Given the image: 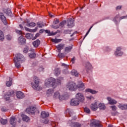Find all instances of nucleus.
Instances as JSON below:
<instances>
[{
	"label": "nucleus",
	"mask_w": 127,
	"mask_h": 127,
	"mask_svg": "<svg viewBox=\"0 0 127 127\" xmlns=\"http://www.w3.org/2000/svg\"><path fill=\"white\" fill-rule=\"evenodd\" d=\"M64 80L63 77H60L58 79L55 80V78H50L45 80V85L46 87H52L54 88H56L58 84H61V82Z\"/></svg>",
	"instance_id": "1"
},
{
	"label": "nucleus",
	"mask_w": 127,
	"mask_h": 127,
	"mask_svg": "<svg viewBox=\"0 0 127 127\" xmlns=\"http://www.w3.org/2000/svg\"><path fill=\"white\" fill-rule=\"evenodd\" d=\"M24 61H25L24 57L20 54H17L15 55V57L14 58V62L16 68H17V69L20 68V63H22V62H24Z\"/></svg>",
	"instance_id": "2"
},
{
	"label": "nucleus",
	"mask_w": 127,
	"mask_h": 127,
	"mask_svg": "<svg viewBox=\"0 0 127 127\" xmlns=\"http://www.w3.org/2000/svg\"><path fill=\"white\" fill-rule=\"evenodd\" d=\"M32 87L34 90H36L37 91L42 90V87L39 85V79L38 78L36 77L34 79V83H32Z\"/></svg>",
	"instance_id": "3"
},
{
	"label": "nucleus",
	"mask_w": 127,
	"mask_h": 127,
	"mask_svg": "<svg viewBox=\"0 0 127 127\" xmlns=\"http://www.w3.org/2000/svg\"><path fill=\"white\" fill-rule=\"evenodd\" d=\"M66 87L67 89L71 91H75L77 89V85L75 82L72 81L68 82Z\"/></svg>",
	"instance_id": "4"
},
{
	"label": "nucleus",
	"mask_w": 127,
	"mask_h": 127,
	"mask_svg": "<svg viewBox=\"0 0 127 127\" xmlns=\"http://www.w3.org/2000/svg\"><path fill=\"white\" fill-rule=\"evenodd\" d=\"M53 98L55 99V100H56V99H59L60 101H62L63 100H66V99H67V98H66V96H60V93H59L58 91L54 93Z\"/></svg>",
	"instance_id": "5"
},
{
	"label": "nucleus",
	"mask_w": 127,
	"mask_h": 127,
	"mask_svg": "<svg viewBox=\"0 0 127 127\" xmlns=\"http://www.w3.org/2000/svg\"><path fill=\"white\" fill-rule=\"evenodd\" d=\"M101 126H102V124H101V122L94 119L91 120V122L90 125L91 127H101Z\"/></svg>",
	"instance_id": "6"
},
{
	"label": "nucleus",
	"mask_w": 127,
	"mask_h": 127,
	"mask_svg": "<svg viewBox=\"0 0 127 127\" xmlns=\"http://www.w3.org/2000/svg\"><path fill=\"white\" fill-rule=\"evenodd\" d=\"M75 98L78 101V102H83L85 101V97L84 95L81 93H77L75 96Z\"/></svg>",
	"instance_id": "7"
},
{
	"label": "nucleus",
	"mask_w": 127,
	"mask_h": 127,
	"mask_svg": "<svg viewBox=\"0 0 127 127\" xmlns=\"http://www.w3.org/2000/svg\"><path fill=\"white\" fill-rule=\"evenodd\" d=\"M14 94V92L12 90H10L8 92H7L6 94H5L4 96V99L6 101H8L10 98V96H12Z\"/></svg>",
	"instance_id": "8"
},
{
	"label": "nucleus",
	"mask_w": 127,
	"mask_h": 127,
	"mask_svg": "<svg viewBox=\"0 0 127 127\" xmlns=\"http://www.w3.org/2000/svg\"><path fill=\"white\" fill-rule=\"evenodd\" d=\"M35 111H36V108L35 107L28 108L26 110V112L28 113V114H35Z\"/></svg>",
	"instance_id": "9"
},
{
	"label": "nucleus",
	"mask_w": 127,
	"mask_h": 127,
	"mask_svg": "<svg viewBox=\"0 0 127 127\" xmlns=\"http://www.w3.org/2000/svg\"><path fill=\"white\" fill-rule=\"evenodd\" d=\"M74 19L73 18H70L69 19L67 20V26L71 28V27H73L74 26Z\"/></svg>",
	"instance_id": "10"
},
{
	"label": "nucleus",
	"mask_w": 127,
	"mask_h": 127,
	"mask_svg": "<svg viewBox=\"0 0 127 127\" xmlns=\"http://www.w3.org/2000/svg\"><path fill=\"white\" fill-rule=\"evenodd\" d=\"M80 102L77 100V99H76V98L71 99L70 102L71 106H78Z\"/></svg>",
	"instance_id": "11"
},
{
	"label": "nucleus",
	"mask_w": 127,
	"mask_h": 127,
	"mask_svg": "<svg viewBox=\"0 0 127 127\" xmlns=\"http://www.w3.org/2000/svg\"><path fill=\"white\" fill-rule=\"evenodd\" d=\"M66 24V20L63 21L61 22L59 26H57L56 25H53L52 27L53 28H55V29H57L59 28V27L61 26V27H63L64 26V25Z\"/></svg>",
	"instance_id": "12"
},
{
	"label": "nucleus",
	"mask_w": 127,
	"mask_h": 127,
	"mask_svg": "<svg viewBox=\"0 0 127 127\" xmlns=\"http://www.w3.org/2000/svg\"><path fill=\"white\" fill-rule=\"evenodd\" d=\"M122 50V48L118 47L117 48L116 51L115 53L116 56H121L123 55V52H121Z\"/></svg>",
	"instance_id": "13"
},
{
	"label": "nucleus",
	"mask_w": 127,
	"mask_h": 127,
	"mask_svg": "<svg viewBox=\"0 0 127 127\" xmlns=\"http://www.w3.org/2000/svg\"><path fill=\"white\" fill-rule=\"evenodd\" d=\"M49 117V114L48 112H46L45 111H43L41 113V118L42 119H46V118H48Z\"/></svg>",
	"instance_id": "14"
},
{
	"label": "nucleus",
	"mask_w": 127,
	"mask_h": 127,
	"mask_svg": "<svg viewBox=\"0 0 127 127\" xmlns=\"http://www.w3.org/2000/svg\"><path fill=\"white\" fill-rule=\"evenodd\" d=\"M107 100L110 105H116V104H117V101L115 99H112L111 97H107Z\"/></svg>",
	"instance_id": "15"
},
{
	"label": "nucleus",
	"mask_w": 127,
	"mask_h": 127,
	"mask_svg": "<svg viewBox=\"0 0 127 127\" xmlns=\"http://www.w3.org/2000/svg\"><path fill=\"white\" fill-rule=\"evenodd\" d=\"M25 22L26 23H27L26 25L28 27H34V26H35V25H36V24L35 23H34V22L29 23V21H28V20H25Z\"/></svg>",
	"instance_id": "16"
},
{
	"label": "nucleus",
	"mask_w": 127,
	"mask_h": 127,
	"mask_svg": "<svg viewBox=\"0 0 127 127\" xmlns=\"http://www.w3.org/2000/svg\"><path fill=\"white\" fill-rule=\"evenodd\" d=\"M90 109L92 111H97V110H98V104L97 102L92 104L90 106Z\"/></svg>",
	"instance_id": "17"
},
{
	"label": "nucleus",
	"mask_w": 127,
	"mask_h": 127,
	"mask_svg": "<svg viewBox=\"0 0 127 127\" xmlns=\"http://www.w3.org/2000/svg\"><path fill=\"white\" fill-rule=\"evenodd\" d=\"M77 86L80 91H83L85 89V85L83 82H80Z\"/></svg>",
	"instance_id": "18"
},
{
	"label": "nucleus",
	"mask_w": 127,
	"mask_h": 127,
	"mask_svg": "<svg viewBox=\"0 0 127 127\" xmlns=\"http://www.w3.org/2000/svg\"><path fill=\"white\" fill-rule=\"evenodd\" d=\"M16 95L17 98H18V99H22V98H23V97H24L23 93L22 92H21V91L16 92Z\"/></svg>",
	"instance_id": "19"
},
{
	"label": "nucleus",
	"mask_w": 127,
	"mask_h": 127,
	"mask_svg": "<svg viewBox=\"0 0 127 127\" xmlns=\"http://www.w3.org/2000/svg\"><path fill=\"white\" fill-rule=\"evenodd\" d=\"M72 49H73V45H71L70 46L65 47L64 49V51L67 53H69V52H71Z\"/></svg>",
	"instance_id": "20"
},
{
	"label": "nucleus",
	"mask_w": 127,
	"mask_h": 127,
	"mask_svg": "<svg viewBox=\"0 0 127 127\" xmlns=\"http://www.w3.org/2000/svg\"><path fill=\"white\" fill-rule=\"evenodd\" d=\"M40 45V41L39 40H37L33 42V45L34 47L37 48Z\"/></svg>",
	"instance_id": "21"
},
{
	"label": "nucleus",
	"mask_w": 127,
	"mask_h": 127,
	"mask_svg": "<svg viewBox=\"0 0 127 127\" xmlns=\"http://www.w3.org/2000/svg\"><path fill=\"white\" fill-rule=\"evenodd\" d=\"M64 47H65V45L62 44H61L57 46V48L58 50H59V52H61V50H62V49H63V48H64Z\"/></svg>",
	"instance_id": "22"
},
{
	"label": "nucleus",
	"mask_w": 127,
	"mask_h": 127,
	"mask_svg": "<svg viewBox=\"0 0 127 127\" xmlns=\"http://www.w3.org/2000/svg\"><path fill=\"white\" fill-rule=\"evenodd\" d=\"M0 18L3 23H6V20L4 15H3V13H0Z\"/></svg>",
	"instance_id": "23"
},
{
	"label": "nucleus",
	"mask_w": 127,
	"mask_h": 127,
	"mask_svg": "<svg viewBox=\"0 0 127 127\" xmlns=\"http://www.w3.org/2000/svg\"><path fill=\"white\" fill-rule=\"evenodd\" d=\"M21 116L22 117V120L24 122H28L30 120L29 117L26 115H24V114H21Z\"/></svg>",
	"instance_id": "24"
},
{
	"label": "nucleus",
	"mask_w": 127,
	"mask_h": 127,
	"mask_svg": "<svg viewBox=\"0 0 127 127\" xmlns=\"http://www.w3.org/2000/svg\"><path fill=\"white\" fill-rule=\"evenodd\" d=\"M85 92H87L88 93H91V94H97L98 93V91L91 89L90 88L86 89L85 90Z\"/></svg>",
	"instance_id": "25"
},
{
	"label": "nucleus",
	"mask_w": 127,
	"mask_h": 127,
	"mask_svg": "<svg viewBox=\"0 0 127 127\" xmlns=\"http://www.w3.org/2000/svg\"><path fill=\"white\" fill-rule=\"evenodd\" d=\"M92 68L93 67L92 66V64H90L89 63H86V69L87 72H88L89 70H91V69H92Z\"/></svg>",
	"instance_id": "26"
},
{
	"label": "nucleus",
	"mask_w": 127,
	"mask_h": 127,
	"mask_svg": "<svg viewBox=\"0 0 127 127\" xmlns=\"http://www.w3.org/2000/svg\"><path fill=\"white\" fill-rule=\"evenodd\" d=\"M25 30H26V31H29V32H36V31H37V30L38 29V27H36L35 29L32 30L27 27H25Z\"/></svg>",
	"instance_id": "27"
},
{
	"label": "nucleus",
	"mask_w": 127,
	"mask_h": 127,
	"mask_svg": "<svg viewBox=\"0 0 127 127\" xmlns=\"http://www.w3.org/2000/svg\"><path fill=\"white\" fill-rule=\"evenodd\" d=\"M3 10L4 13H6L7 15H11V10H10V9L9 8L3 9Z\"/></svg>",
	"instance_id": "28"
},
{
	"label": "nucleus",
	"mask_w": 127,
	"mask_h": 127,
	"mask_svg": "<svg viewBox=\"0 0 127 127\" xmlns=\"http://www.w3.org/2000/svg\"><path fill=\"white\" fill-rule=\"evenodd\" d=\"M53 93H54V90L53 89H49L47 91V96L48 97H50V96H52Z\"/></svg>",
	"instance_id": "29"
},
{
	"label": "nucleus",
	"mask_w": 127,
	"mask_h": 127,
	"mask_svg": "<svg viewBox=\"0 0 127 127\" xmlns=\"http://www.w3.org/2000/svg\"><path fill=\"white\" fill-rule=\"evenodd\" d=\"M12 84V79L9 77V81L6 82V85L7 87H10Z\"/></svg>",
	"instance_id": "30"
},
{
	"label": "nucleus",
	"mask_w": 127,
	"mask_h": 127,
	"mask_svg": "<svg viewBox=\"0 0 127 127\" xmlns=\"http://www.w3.org/2000/svg\"><path fill=\"white\" fill-rule=\"evenodd\" d=\"M46 33H48V34L50 36H51V35H56L57 34V32H50V30H46L45 31Z\"/></svg>",
	"instance_id": "31"
},
{
	"label": "nucleus",
	"mask_w": 127,
	"mask_h": 127,
	"mask_svg": "<svg viewBox=\"0 0 127 127\" xmlns=\"http://www.w3.org/2000/svg\"><path fill=\"white\" fill-rule=\"evenodd\" d=\"M71 75L73 76H75V77H78L79 75V73H78V71L75 69H73L71 72Z\"/></svg>",
	"instance_id": "32"
},
{
	"label": "nucleus",
	"mask_w": 127,
	"mask_h": 127,
	"mask_svg": "<svg viewBox=\"0 0 127 127\" xmlns=\"http://www.w3.org/2000/svg\"><path fill=\"white\" fill-rule=\"evenodd\" d=\"M18 40L22 44H23V43H25V42L26 41V40L23 38L22 36L18 38Z\"/></svg>",
	"instance_id": "33"
},
{
	"label": "nucleus",
	"mask_w": 127,
	"mask_h": 127,
	"mask_svg": "<svg viewBox=\"0 0 127 127\" xmlns=\"http://www.w3.org/2000/svg\"><path fill=\"white\" fill-rule=\"evenodd\" d=\"M0 40H1V41L4 40V35L3 34V32H2L1 30H0Z\"/></svg>",
	"instance_id": "34"
},
{
	"label": "nucleus",
	"mask_w": 127,
	"mask_h": 127,
	"mask_svg": "<svg viewBox=\"0 0 127 127\" xmlns=\"http://www.w3.org/2000/svg\"><path fill=\"white\" fill-rule=\"evenodd\" d=\"M61 41H62V39H52V42H54L55 43H59Z\"/></svg>",
	"instance_id": "35"
},
{
	"label": "nucleus",
	"mask_w": 127,
	"mask_h": 127,
	"mask_svg": "<svg viewBox=\"0 0 127 127\" xmlns=\"http://www.w3.org/2000/svg\"><path fill=\"white\" fill-rule=\"evenodd\" d=\"M60 69L57 68L55 69V75L56 76H58L59 75H60Z\"/></svg>",
	"instance_id": "36"
},
{
	"label": "nucleus",
	"mask_w": 127,
	"mask_h": 127,
	"mask_svg": "<svg viewBox=\"0 0 127 127\" xmlns=\"http://www.w3.org/2000/svg\"><path fill=\"white\" fill-rule=\"evenodd\" d=\"M26 38H27V39H31L32 37H33V35L31 33H27L25 35Z\"/></svg>",
	"instance_id": "37"
},
{
	"label": "nucleus",
	"mask_w": 127,
	"mask_h": 127,
	"mask_svg": "<svg viewBox=\"0 0 127 127\" xmlns=\"http://www.w3.org/2000/svg\"><path fill=\"white\" fill-rule=\"evenodd\" d=\"M0 122L1 124V125H6L7 124V120L6 119H3L2 118H1Z\"/></svg>",
	"instance_id": "38"
},
{
	"label": "nucleus",
	"mask_w": 127,
	"mask_h": 127,
	"mask_svg": "<svg viewBox=\"0 0 127 127\" xmlns=\"http://www.w3.org/2000/svg\"><path fill=\"white\" fill-rule=\"evenodd\" d=\"M119 108L121 109V110H127V105H123L122 104H120L118 106Z\"/></svg>",
	"instance_id": "39"
},
{
	"label": "nucleus",
	"mask_w": 127,
	"mask_h": 127,
	"mask_svg": "<svg viewBox=\"0 0 127 127\" xmlns=\"http://www.w3.org/2000/svg\"><path fill=\"white\" fill-rule=\"evenodd\" d=\"M99 108L100 110H105L106 109V106L104 104L100 103L99 104Z\"/></svg>",
	"instance_id": "40"
},
{
	"label": "nucleus",
	"mask_w": 127,
	"mask_h": 127,
	"mask_svg": "<svg viewBox=\"0 0 127 127\" xmlns=\"http://www.w3.org/2000/svg\"><path fill=\"white\" fill-rule=\"evenodd\" d=\"M72 126H73L74 127H82V125L78 123H74L72 124Z\"/></svg>",
	"instance_id": "41"
},
{
	"label": "nucleus",
	"mask_w": 127,
	"mask_h": 127,
	"mask_svg": "<svg viewBox=\"0 0 127 127\" xmlns=\"http://www.w3.org/2000/svg\"><path fill=\"white\" fill-rule=\"evenodd\" d=\"M84 112H85V113H86L87 114H90V113H91V111L90 110V109H89L87 107H85L84 108Z\"/></svg>",
	"instance_id": "42"
},
{
	"label": "nucleus",
	"mask_w": 127,
	"mask_h": 127,
	"mask_svg": "<svg viewBox=\"0 0 127 127\" xmlns=\"http://www.w3.org/2000/svg\"><path fill=\"white\" fill-rule=\"evenodd\" d=\"M29 57H30V58H35V57H36V54L35 53H33V54H31L30 55H29Z\"/></svg>",
	"instance_id": "43"
},
{
	"label": "nucleus",
	"mask_w": 127,
	"mask_h": 127,
	"mask_svg": "<svg viewBox=\"0 0 127 127\" xmlns=\"http://www.w3.org/2000/svg\"><path fill=\"white\" fill-rule=\"evenodd\" d=\"M58 56L60 58L63 59L64 58V57H65V55L64 54V53H60L58 55Z\"/></svg>",
	"instance_id": "44"
},
{
	"label": "nucleus",
	"mask_w": 127,
	"mask_h": 127,
	"mask_svg": "<svg viewBox=\"0 0 127 127\" xmlns=\"http://www.w3.org/2000/svg\"><path fill=\"white\" fill-rule=\"evenodd\" d=\"M37 24L38 25V27H40V28H41L43 27V26H44V24H43L40 22H38L37 23Z\"/></svg>",
	"instance_id": "45"
},
{
	"label": "nucleus",
	"mask_w": 127,
	"mask_h": 127,
	"mask_svg": "<svg viewBox=\"0 0 127 127\" xmlns=\"http://www.w3.org/2000/svg\"><path fill=\"white\" fill-rule=\"evenodd\" d=\"M94 26V25H93V26H92L88 30V31H87V32L86 33L85 36L84 37V39H85V38H86V36H87V35H88L89 34V32H90V31H91V29H92L93 26Z\"/></svg>",
	"instance_id": "46"
},
{
	"label": "nucleus",
	"mask_w": 127,
	"mask_h": 127,
	"mask_svg": "<svg viewBox=\"0 0 127 127\" xmlns=\"http://www.w3.org/2000/svg\"><path fill=\"white\" fill-rule=\"evenodd\" d=\"M112 111H117V106H112L110 107Z\"/></svg>",
	"instance_id": "47"
},
{
	"label": "nucleus",
	"mask_w": 127,
	"mask_h": 127,
	"mask_svg": "<svg viewBox=\"0 0 127 127\" xmlns=\"http://www.w3.org/2000/svg\"><path fill=\"white\" fill-rule=\"evenodd\" d=\"M40 35V34H39L38 33L36 34L35 37L33 39V40H34V39H36L37 38V37H39Z\"/></svg>",
	"instance_id": "48"
},
{
	"label": "nucleus",
	"mask_w": 127,
	"mask_h": 127,
	"mask_svg": "<svg viewBox=\"0 0 127 127\" xmlns=\"http://www.w3.org/2000/svg\"><path fill=\"white\" fill-rule=\"evenodd\" d=\"M6 38L7 40H11V36L8 35L6 36Z\"/></svg>",
	"instance_id": "49"
},
{
	"label": "nucleus",
	"mask_w": 127,
	"mask_h": 127,
	"mask_svg": "<svg viewBox=\"0 0 127 127\" xmlns=\"http://www.w3.org/2000/svg\"><path fill=\"white\" fill-rule=\"evenodd\" d=\"M54 24H57V23H59V20L58 19H55L54 21Z\"/></svg>",
	"instance_id": "50"
},
{
	"label": "nucleus",
	"mask_w": 127,
	"mask_h": 127,
	"mask_svg": "<svg viewBox=\"0 0 127 127\" xmlns=\"http://www.w3.org/2000/svg\"><path fill=\"white\" fill-rule=\"evenodd\" d=\"M28 52V48H25L24 49L23 53H27Z\"/></svg>",
	"instance_id": "51"
},
{
	"label": "nucleus",
	"mask_w": 127,
	"mask_h": 127,
	"mask_svg": "<svg viewBox=\"0 0 127 127\" xmlns=\"http://www.w3.org/2000/svg\"><path fill=\"white\" fill-rule=\"evenodd\" d=\"M62 65L64 67L65 69H68V65L67 64H63Z\"/></svg>",
	"instance_id": "52"
},
{
	"label": "nucleus",
	"mask_w": 127,
	"mask_h": 127,
	"mask_svg": "<svg viewBox=\"0 0 127 127\" xmlns=\"http://www.w3.org/2000/svg\"><path fill=\"white\" fill-rule=\"evenodd\" d=\"M52 126L53 127H55L56 126H57V123L56 122H52Z\"/></svg>",
	"instance_id": "53"
},
{
	"label": "nucleus",
	"mask_w": 127,
	"mask_h": 127,
	"mask_svg": "<svg viewBox=\"0 0 127 127\" xmlns=\"http://www.w3.org/2000/svg\"><path fill=\"white\" fill-rule=\"evenodd\" d=\"M16 32L18 33V34H22V32L21 30H16Z\"/></svg>",
	"instance_id": "54"
},
{
	"label": "nucleus",
	"mask_w": 127,
	"mask_h": 127,
	"mask_svg": "<svg viewBox=\"0 0 127 127\" xmlns=\"http://www.w3.org/2000/svg\"><path fill=\"white\" fill-rule=\"evenodd\" d=\"M86 99L87 100H92V99H94V97H93L92 96H87L86 97Z\"/></svg>",
	"instance_id": "55"
},
{
	"label": "nucleus",
	"mask_w": 127,
	"mask_h": 127,
	"mask_svg": "<svg viewBox=\"0 0 127 127\" xmlns=\"http://www.w3.org/2000/svg\"><path fill=\"white\" fill-rule=\"evenodd\" d=\"M49 120H48V119H46L45 121H44L43 123L44 124H47L48 123H49Z\"/></svg>",
	"instance_id": "56"
},
{
	"label": "nucleus",
	"mask_w": 127,
	"mask_h": 127,
	"mask_svg": "<svg viewBox=\"0 0 127 127\" xmlns=\"http://www.w3.org/2000/svg\"><path fill=\"white\" fill-rule=\"evenodd\" d=\"M122 6H117L116 7V10H119V9H121L122 8Z\"/></svg>",
	"instance_id": "57"
},
{
	"label": "nucleus",
	"mask_w": 127,
	"mask_h": 127,
	"mask_svg": "<svg viewBox=\"0 0 127 127\" xmlns=\"http://www.w3.org/2000/svg\"><path fill=\"white\" fill-rule=\"evenodd\" d=\"M75 60H76L75 57H74L71 60L72 63H74Z\"/></svg>",
	"instance_id": "58"
},
{
	"label": "nucleus",
	"mask_w": 127,
	"mask_h": 127,
	"mask_svg": "<svg viewBox=\"0 0 127 127\" xmlns=\"http://www.w3.org/2000/svg\"><path fill=\"white\" fill-rule=\"evenodd\" d=\"M1 111L2 112H4V113H5V112H6L7 110H6V109H5V108H2Z\"/></svg>",
	"instance_id": "59"
},
{
	"label": "nucleus",
	"mask_w": 127,
	"mask_h": 127,
	"mask_svg": "<svg viewBox=\"0 0 127 127\" xmlns=\"http://www.w3.org/2000/svg\"><path fill=\"white\" fill-rule=\"evenodd\" d=\"M43 70H44V68L42 67H40L39 68V71H43Z\"/></svg>",
	"instance_id": "60"
},
{
	"label": "nucleus",
	"mask_w": 127,
	"mask_h": 127,
	"mask_svg": "<svg viewBox=\"0 0 127 127\" xmlns=\"http://www.w3.org/2000/svg\"><path fill=\"white\" fill-rule=\"evenodd\" d=\"M43 31H44V30H43V29H41V30H40L39 33H43Z\"/></svg>",
	"instance_id": "61"
},
{
	"label": "nucleus",
	"mask_w": 127,
	"mask_h": 127,
	"mask_svg": "<svg viewBox=\"0 0 127 127\" xmlns=\"http://www.w3.org/2000/svg\"><path fill=\"white\" fill-rule=\"evenodd\" d=\"M126 16H123L121 18V19H124V18H126Z\"/></svg>",
	"instance_id": "62"
},
{
	"label": "nucleus",
	"mask_w": 127,
	"mask_h": 127,
	"mask_svg": "<svg viewBox=\"0 0 127 127\" xmlns=\"http://www.w3.org/2000/svg\"><path fill=\"white\" fill-rule=\"evenodd\" d=\"M19 26H20V28H21V29L23 28V27H22V25H19Z\"/></svg>",
	"instance_id": "63"
},
{
	"label": "nucleus",
	"mask_w": 127,
	"mask_h": 127,
	"mask_svg": "<svg viewBox=\"0 0 127 127\" xmlns=\"http://www.w3.org/2000/svg\"><path fill=\"white\" fill-rule=\"evenodd\" d=\"M108 127H114L113 125H109Z\"/></svg>",
	"instance_id": "64"
}]
</instances>
